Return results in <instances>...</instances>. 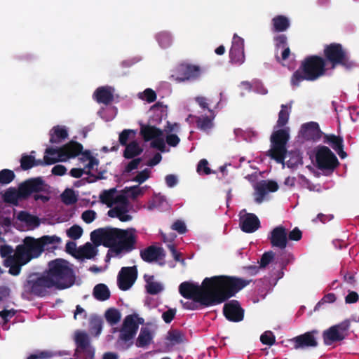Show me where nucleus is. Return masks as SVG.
<instances>
[{"mask_svg":"<svg viewBox=\"0 0 359 359\" xmlns=\"http://www.w3.org/2000/svg\"><path fill=\"white\" fill-rule=\"evenodd\" d=\"M252 282L236 276H215L205 278L202 285L184 281L179 286L180 294L186 299H195L205 302V298H231Z\"/></svg>","mask_w":359,"mask_h":359,"instance_id":"1","label":"nucleus"},{"mask_svg":"<svg viewBox=\"0 0 359 359\" xmlns=\"http://www.w3.org/2000/svg\"><path fill=\"white\" fill-rule=\"evenodd\" d=\"M136 230L133 228L121 229L114 227L99 228L90 233V239L95 245L109 248L116 255L130 252L135 248Z\"/></svg>","mask_w":359,"mask_h":359,"instance_id":"2","label":"nucleus"},{"mask_svg":"<svg viewBox=\"0 0 359 359\" xmlns=\"http://www.w3.org/2000/svg\"><path fill=\"white\" fill-rule=\"evenodd\" d=\"M326 60L318 55H308L301 61L299 68L292 74L290 83L298 87L303 81H314L325 75Z\"/></svg>","mask_w":359,"mask_h":359,"instance_id":"3","label":"nucleus"},{"mask_svg":"<svg viewBox=\"0 0 359 359\" xmlns=\"http://www.w3.org/2000/svg\"><path fill=\"white\" fill-rule=\"evenodd\" d=\"M58 290H62L72 287L76 280L72 264L67 260L56 258L48 262L44 271Z\"/></svg>","mask_w":359,"mask_h":359,"instance_id":"4","label":"nucleus"},{"mask_svg":"<svg viewBox=\"0 0 359 359\" xmlns=\"http://www.w3.org/2000/svg\"><path fill=\"white\" fill-rule=\"evenodd\" d=\"M57 290L54 281L48 278L45 271L34 272L29 274L24 281L22 296L42 298L50 296Z\"/></svg>","mask_w":359,"mask_h":359,"instance_id":"5","label":"nucleus"},{"mask_svg":"<svg viewBox=\"0 0 359 359\" xmlns=\"http://www.w3.org/2000/svg\"><path fill=\"white\" fill-rule=\"evenodd\" d=\"M323 56L326 60V65H330L331 69L341 66L349 70L356 66L355 62L351 59L341 43H332L325 45L323 49Z\"/></svg>","mask_w":359,"mask_h":359,"instance_id":"6","label":"nucleus"},{"mask_svg":"<svg viewBox=\"0 0 359 359\" xmlns=\"http://www.w3.org/2000/svg\"><path fill=\"white\" fill-rule=\"evenodd\" d=\"M83 149V145L76 141H70L58 148L48 147L45 150L46 163L55 164L59 161H65L79 156Z\"/></svg>","mask_w":359,"mask_h":359,"instance_id":"7","label":"nucleus"},{"mask_svg":"<svg viewBox=\"0 0 359 359\" xmlns=\"http://www.w3.org/2000/svg\"><path fill=\"white\" fill-rule=\"evenodd\" d=\"M290 139L289 132L286 129L274 131L271 135V149L267 155L278 163L284 164L287 152V143Z\"/></svg>","mask_w":359,"mask_h":359,"instance_id":"8","label":"nucleus"},{"mask_svg":"<svg viewBox=\"0 0 359 359\" xmlns=\"http://www.w3.org/2000/svg\"><path fill=\"white\" fill-rule=\"evenodd\" d=\"M15 251L17 259L22 264H27L43 252L37 239L29 236L23 240L22 244L17 245Z\"/></svg>","mask_w":359,"mask_h":359,"instance_id":"9","label":"nucleus"},{"mask_svg":"<svg viewBox=\"0 0 359 359\" xmlns=\"http://www.w3.org/2000/svg\"><path fill=\"white\" fill-rule=\"evenodd\" d=\"M350 327L351 321L346 319L324 330L322 334L324 344L331 346L345 339L348 335Z\"/></svg>","mask_w":359,"mask_h":359,"instance_id":"10","label":"nucleus"},{"mask_svg":"<svg viewBox=\"0 0 359 359\" xmlns=\"http://www.w3.org/2000/svg\"><path fill=\"white\" fill-rule=\"evenodd\" d=\"M317 168L323 171L332 172L339 162L335 154L326 146H318L316 151Z\"/></svg>","mask_w":359,"mask_h":359,"instance_id":"11","label":"nucleus"},{"mask_svg":"<svg viewBox=\"0 0 359 359\" xmlns=\"http://www.w3.org/2000/svg\"><path fill=\"white\" fill-rule=\"evenodd\" d=\"M318 330H312L289 339V342L296 350L316 348L318 346Z\"/></svg>","mask_w":359,"mask_h":359,"instance_id":"12","label":"nucleus"},{"mask_svg":"<svg viewBox=\"0 0 359 359\" xmlns=\"http://www.w3.org/2000/svg\"><path fill=\"white\" fill-rule=\"evenodd\" d=\"M76 352L83 353V359H94L95 349L90 344L89 335L83 331H76L74 335Z\"/></svg>","mask_w":359,"mask_h":359,"instance_id":"13","label":"nucleus"},{"mask_svg":"<svg viewBox=\"0 0 359 359\" xmlns=\"http://www.w3.org/2000/svg\"><path fill=\"white\" fill-rule=\"evenodd\" d=\"M142 323L143 319L138 318L137 314L127 316L120 330V339L124 341L133 339L138 330V324Z\"/></svg>","mask_w":359,"mask_h":359,"instance_id":"14","label":"nucleus"},{"mask_svg":"<svg viewBox=\"0 0 359 359\" xmlns=\"http://www.w3.org/2000/svg\"><path fill=\"white\" fill-rule=\"evenodd\" d=\"M201 72V68L198 65L181 64L176 69V74L172 75L170 78L177 82L193 81L199 78Z\"/></svg>","mask_w":359,"mask_h":359,"instance_id":"15","label":"nucleus"},{"mask_svg":"<svg viewBox=\"0 0 359 359\" xmlns=\"http://www.w3.org/2000/svg\"><path fill=\"white\" fill-rule=\"evenodd\" d=\"M137 278V269L135 266L122 267L118 272L117 283L120 290L126 291L135 283Z\"/></svg>","mask_w":359,"mask_h":359,"instance_id":"16","label":"nucleus"},{"mask_svg":"<svg viewBox=\"0 0 359 359\" xmlns=\"http://www.w3.org/2000/svg\"><path fill=\"white\" fill-rule=\"evenodd\" d=\"M20 187L23 194V199H27L32 194L45 191L47 185L41 177H38L24 181L20 184Z\"/></svg>","mask_w":359,"mask_h":359,"instance_id":"17","label":"nucleus"},{"mask_svg":"<svg viewBox=\"0 0 359 359\" xmlns=\"http://www.w3.org/2000/svg\"><path fill=\"white\" fill-rule=\"evenodd\" d=\"M269 240L273 248L285 250L288 243L287 229L282 225L276 226L270 232Z\"/></svg>","mask_w":359,"mask_h":359,"instance_id":"18","label":"nucleus"},{"mask_svg":"<svg viewBox=\"0 0 359 359\" xmlns=\"http://www.w3.org/2000/svg\"><path fill=\"white\" fill-rule=\"evenodd\" d=\"M223 313L231 322H240L244 318V309L237 300H231L224 305Z\"/></svg>","mask_w":359,"mask_h":359,"instance_id":"19","label":"nucleus"},{"mask_svg":"<svg viewBox=\"0 0 359 359\" xmlns=\"http://www.w3.org/2000/svg\"><path fill=\"white\" fill-rule=\"evenodd\" d=\"M229 298H224L219 297V296H215L214 298H205V302H203L202 301H196L195 299H191V302H184L182 300L180 301V303L182 305L183 309L187 310H198L202 308V306L208 307L210 306H214L220 304Z\"/></svg>","mask_w":359,"mask_h":359,"instance_id":"20","label":"nucleus"},{"mask_svg":"<svg viewBox=\"0 0 359 359\" xmlns=\"http://www.w3.org/2000/svg\"><path fill=\"white\" fill-rule=\"evenodd\" d=\"M241 230L245 233H253L260 227L259 218L253 213H246L241 218Z\"/></svg>","mask_w":359,"mask_h":359,"instance_id":"21","label":"nucleus"},{"mask_svg":"<svg viewBox=\"0 0 359 359\" xmlns=\"http://www.w3.org/2000/svg\"><path fill=\"white\" fill-rule=\"evenodd\" d=\"M164 256L163 249L154 245L149 246L140 251L141 258L148 263L157 261Z\"/></svg>","mask_w":359,"mask_h":359,"instance_id":"22","label":"nucleus"},{"mask_svg":"<svg viewBox=\"0 0 359 359\" xmlns=\"http://www.w3.org/2000/svg\"><path fill=\"white\" fill-rule=\"evenodd\" d=\"M278 189V184L273 180L262 181L256 187V191L259 197L256 198L257 203H261L263 198L269 192H274Z\"/></svg>","mask_w":359,"mask_h":359,"instance_id":"23","label":"nucleus"},{"mask_svg":"<svg viewBox=\"0 0 359 359\" xmlns=\"http://www.w3.org/2000/svg\"><path fill=\"white\" fill-rule=\"evenodd\" d=\"M140 134L145 142H149L163 136V130L154 126L141 124Z\"/></svg>","mask_w":359,"mask_h":359,"instance_id":"24","label":"nucleus"},{"mask_svg":"<svg viewBox=\"0 0 359 359\" xmlns=\"http://www.w3.org/2000/svg\"><path fill=\"white\" fill-rule=\"evenodd\" d=\"M2 198L5 203L18 206L19 204V200L23 199V194L20 189V187H18V190L15 187H10L7 189L3 194Z\"/></svg>","mask_w":359,"mask_h":359,"instance_id":"25","label":"nucleus"},{"mask_svg":"<svg viewBox=\"0 0 359 359\" xmlns=\"http://www.w3.org/2000/svg\"><path fill=\"white\" fill-rule=\"evenodd\" d=\"M271 26L273 32H284L290 27V21L287 16L278 15L272 18Z\"/></svg>","mask_w":359,"mask_h":359,"instance_id":"26","label":"nucleus"},{"mask_svg":"<svg viewBox=\"0 0 359 359\" xmlns=\"http://www.w3.org/2000/svg\"><path fill=\"white\" fill-rule=\"evenodd\" d=\"M36 239L39 241V244L41 246L42 252L46 250H55L61 243V238L56 235L43 236L42 237Z\"/></svg>","mask_w":359,"mask_h":359,"instance_id":"27","label":"nucleus"},{"mask_svg":"<svg viewBox=\"0 0 359 359\" xmlns=\"http://www.w3.org/2000/svg\"><path fill=\"white\" fill-rule=\"evenodd\" d=\"M94 97L98 103L106 105L111 104L114 100V95L108 87H99L94 93Z\"/></svg>","mask_w":359,"mask_h":359,"instance_id":"28","label":"nucleus"},{"mask_svg":"<svg viewBox=\"0 0 359 359\" xmlns=\"http://www.w3.org/2000/svg\"><path fill=\"white\" fill-rule=\"evenodd\" d=\"M50 142L51 144H59L68 137V132L64 126H54L49 132Z\"/></svg>","mask_w":359,"mask_h":359,"instance_id":"29","label":"nucleus"},{"mask_svg":"<svg viewBox=\"0 0 359 359\" xmlns=\"http://www.w3.org/2000/svg\"><path fill=\"white\" fill-rule=\"evenodd\" d=\"M97 254V250L93 245L89 242L79 248L76 251V257L92 259Z\"/></svg>","mask_w":359,"mask_h":359,"instance_id":"30","label":"nucleus"},{"mask_svg":"<svg viewBox=\"0 0 359 359\" xmlns=\"http://www.w3.org/2000/svg\"><path fill=\"white\" fill-rule=\"evenodd\" d=\"M127 207L125 206H116L112 209H110L107 215L110 217H117L121 222H128L131 220L132 216L128 215Z\"/></svg>","mask_w":359,"mask_h":359,"instance_id":"31","label":"nucleus"},{"mask_svg":"<svg viewBox=\"0 0 359 359\" xmlns=\"http://www.w3.org/2000/svg\"><path fill=\"white\" fill-rule=\"evenodd\" d=\"M93 297L98 301L104 302L109 299L111 292L104 283H99L93 288Z\"/></svg>","mask_w":359,"mask_h":359,"instance_id":"32","label":"nucleus"},{"mask_svg":"<svg viewBox=\"0 0 359 359\" xmlns=\"http://www.w3.org/2000/svg\"><path fill=\"white\" fill-rule=\"evenodd\" d=\"M152 339L153 336L149 329L142 327L135 344L137 347H146L151 344Z\"/></svg>","mask_w":359,"mask_h":359,"instance_id":"33","label":"nucleus"},{"mask_svg":"<svg viewBox=\"0 0 359 359\" xmlns=\"http://www.w3.org/2000/svg\"><path fill=\"white\" fill-rule=\"evenodd\" d=\"M125 146L126 149L123 152V156L127 159L133 158L140 155L143 151V149L140 147L137 141H132Z\"/></svg>","mask_w":359,"mask_h":359,"instance_id":"34","label":"nucleus"},{"mask_svg":"<svg viewBox=\"0 0 359 359\" xmlns=\"http://www.w3.org/2000/svg\"><path fill=\"white\" fill-rule=\"evenodd\" d=\"M144 277L147 283L146 290L147 293L149 294H157L163 290V287L161 283L154 281L153 276L144 275Z\"/></svg>","mask_w":359,"mask_h":359,"instance_id":"35","label":"nucleus"},{"mask_svg":"<svg viewBox=\"0 0 359 359\" xmlns=\"http://www.w3.org/2000/svg\"><path fill=\"white\" fill-rule=\"evenodd\" d=\"M196 127L198 129L205 132L209 133V131L213 128V119L214 116L212 118L210 116H195Z\"/></svg>","mask_w":359,"mask_h":359,"instance_id":"36","label":"nucleus"},{"mask_svg":"<svg viewBox=\"0 0 359 359\" xmlns=\"http://www.w3.org/2000/svg\"><path fill=\"white\" fill-rule=\"evenodd\" d=\"M17 218L18 220L25 222L29 226L34 227L39 226L40 224L39 219L36 216L32 215L26 211L19 212Z\"/></svg>","mask_w":359,"mask_h":359,"instance_id":"37","label":"nucleus"},{"mask_svg":"<svg viewBox=\"0 0 359 359\" xmlns=\"http://www.w3.org/2000/svg\"><path fill=\"white\" fill-rule=\"evenodd\" d=\"M324 142L328 144L334 151L344 147V140L340 136L334 134H325L324 135Z\"/></svg>","mask_w":359,"mask_h":359,"instance_id":"38","label":"nucleus"},{"mask_svg":"<svg viewBox=\"0 0 359 359\" xmlns=\"http://www.w3.org/2000/svg\"><path fill=\"white\" fill-rule=\"evenodd\" d=\"M117 192L116 188H111L108 190H104L100 195V201L102 203L106 204L108 207H111L114 204V198Z\"/></svg>","mask_w":359,"mask_h":359,"instance_id":"39","label":"nucleus"},{"mask_svg":"<svg viewBox=\"0 0 359 359\" xmlns=\"http://www.w3.org/2000/svg\"><path fill=\"white\" fill-rule=\"evenodd\" d=\"M302 130L305 133H308V135L312 138H319L320 137V133H322L318 123L316 122L304 123L302 126Z\"/></svg>","mask_w":359,"mask_h":359,"instance_id":"40","label":"nucleus"},{"mask_svg":"<svg viewBox=\"0 0 359 359\" xmlns=\"http://www.w3.org/2000/svg\"><path fill=\"white\" fill-rule=\"evenodd\" d=\"M121 313L114 308H110L105 312V318L110 325H114L118 323L121 320Z\"/></svg>","mask_w":359,"mask_h":359,"instance_id":"41","label":"nucleus"},{"mask_svg":"<svg viewBox=\"0 0 359 359\" xmlns=\"http://www.w3.org/2000/svg\"><path fill=\"white\" fill-rule=\"evenodd\" d=\"M62 201L65 205H73L76 203L77 197L72 189H66L61 194Z\"/></svg>","mask_w":359,"mask_h":359,"instance_id":"42","label":"nucleus"},{"mask_svg":"<svg viewBox=\"0 0 359 359\" xmlns=\"http://www.w3.org/2000/svg\"><path fill=\"white\" fill-rule=\"evenodd\" d=\"M290 112L285 104L281 105V109L278 113V118L277 121V127L282 128L285 126L289 120Z\"/></svg>","mask_w":359,"mask_h":359,"instance_id":"43","label":"nucleus"},{"mask_svg":"<svg viewBox=\"0 0 359 359\" xmlns=\"http://www.w3.org/2000/svg\"><path fill=\"white\" fill-rule=\"evenodd\" d=\"M156 39L159 45L163 48L169 47L172 43L171 36L168 32H166L158 33L156 35Z\"/></svg>","mask_w":359,"mask_h":359,"instance_id":"44","label":"nucleus"},{"mask_svg":"<svg viewBox=\"0 0 359 359\" xmlns=\"http://www.w3.org/2000/svg\"><path fill=\"white\" fill-rule=\"evenodd\" d=\"M166 339L172 344H179L183 341V334L177 330H170L168 332Z\"/></svg>","mask_w":359,"mask_h":359,"instance_id":"45","label":"nucleus"},{"mask_svg":"<svg viewBox=\"0 0 359 359\" xmlns=\"http://www.w3.org/2000/svg\"><path fill=\"white\" fill-rule=\"evenodd\" d=\"M15 175L13 170L9 169H3L0 171V184H8L15 178Z\"/></svg>","mask_w":359,"mask_h":359,"instance_id":"46","label":"nucleus"},{"mask_svg":"<svg viewBox=\"0 0 359 359\" xmlns=\"http://www.w3.org/2000/svg\"><path fill=\"white\" fill-rule=\"evenodd\" d=\"M83 234V229L76 224L72 226L67 231V235L73 240H77L81 237Z\"/></svg>","mask_w":359,"mask_h":359,"instance_id":"47","label":"nucleus"},{"mask_svg":"<svg viewBox=\"0 0 359 359\" xmlns=\"http://www.w3.org/2000/svg\"><path fill=\"white\" fill-rule=\"evenodd\" d=\"M126 193L129 194V196L132 199H136L138 196L144 194V188L140 187L138 185L132 186L125 188Z\"/></svg>","mask_w":359,"mask_h":359,"instance_id":"48","label":"nucleus"},{"mask_svg":"<svg viewBox=\"0 0 359 359\" xmlns=\"http://www.w3.org/2000/svg\"><path fill=\"white\" fill-rule=\"evenodd\" d=\"M34 156L32 155L24 154L20 159V166L23 170H27L33 168Z\"/></svg>","mask_w":359,"mask_h":359,"instance_id":"49","label":"nucleus"},{"mask_svg":"<svg viewBox=\"0 0 359 359\" xmlns=\"http://www.w3.org/2000/svg\"><path fill=\"white\" fill-rule=\"evenodd\" d=\"M230 59L231 61L237 65H241L245 60L244 50H235L230 51Z\"/></svg>","mask_w":359,"mask_h":359,"instance_id":"50","label":"nucleus"},{"mask_svg":"<svg viewBox=\"0 0 359 359\" xmlns=\"http://www.w3.org/2000/svg\"><path fill=\"white\" fill-rule=\"evenodd\" d=\"M260 341L263 344L272 346L276 343V337L271 331H266L261 335Z\"/></svg>","mask_w":359,"mask_h":359,"instance_id":"51","label":"nucleus"},{"mask_svg":"<svg viewBox=\"0 0 359 359\" xmlns=\"http://www.w3.org/2000/svg\"><path fill=\"white\" fill-rule=\"evenodd\" d=\"M275 255V253L271 250L265 252L260 259V267L265 268L267 265H269L274 259Z\"/></svg>","mask_w":359,"mask_h":359,"instance_id":"52","label":"nucleus"},{"mask_svg":"<svg viewBox=\"0 0 359 359\" xmlns=\"http://www.w3.org/2000/svg\"><path fill=\"white\" fill-rule=\"evenodd\" d=\"M244 50V40L237 34H234L230 51Z\"/></svg>","mask_w":359,"mask_h":359,"instance_id":"53","label":"nucleus"},{"mask_svg":"<svg viewBox=\"0 0 359 359\" xmlns=\"http://www.w3.org/2000/svg\"><path fill=\"white\" fill-rule=\"evenodd\" d=\"M151 171L148 168L139 172L137 175L132 180L133 182H138L140 184L144 182L150 177Z\"/></svg>","mask_w":359,"mask_h":359,"instance_id":"54","label":"nucleus"},{"mask_svg":"<svg viewBox=\"0 0 359 359\" xmlns=\"http://www.w3.org/2000/svg\"><path fill=\"white\" fill-rule=\"evenodd\" d=\"M130 134L135 135V131L130 129H125L120 133L118 141L122 146L128 144Z\"/></svg>","mask_w":359,"mask_h":359,"instance_id":"55","label":"nucleus"},{"mask_svg":"<svg viewBox=\"0 0 359 359\" xmlns=\"http://www.w3.org/2000/svg\"><path fill=\"white\" fill-rule=\"evenodd\" d=\"M337 297L336 295L334 293H328L321 299L320 302L317 303V304L315 306L314 310H318L320 306L325 303H333L336 301Z\"/></svg>","mask_w":359,"mask_h":359,"instance_id":"56","label":"nucleus"},{"mask_svg":"<svg viewBox=\"0 0 359 359\" xmlns=\"http://www.w3.org/2000/svg\"><path fill=\"white\" fill-rule=\"evenodd\" d=\"M197 172L201 174V172L205 175H210L212 172L208 167V162L206 159H201L197 165Z\"/></svg>","mask_w":359,"mask_h":359,"instance_id":"57","label":"nucleus"},{"mask_svg":"<svg viewBox=\"0 0 359 359\" xmlns=\"http://www.w3.org/2000/svg\"><path fill=\"white\" fill-rule=\"evenodd\" d=\"M142 100L149 103L154 102L156 100V94L151 88H147L143 92V96L140 97Z\"/></svg>","mask_w":359,"mask_h":359,"instance_id":"58","label":"nucleus"},{"mask_svg":"<svg viewBox=\"0 0 359 359\" xmlns=\"http://www.w3.org/2000/svg\"><path fill=\"white\" fill-rule=\"evenodd\" d=\"M151 147L163 152L165 151V144L163 136H160L152 140Z\"/></svg>","mask_w":359,"mask_h":359,"instance_id":"59","label":"nucleus"},{"mask_svg":"<svg viewBox=\"0 0 359 359\" xmlns=\"http://www.w3.org/2000/svg\"><path fill=\"white\" fill-rule=\"evenodd\" d=\"M302 238V231L298 228L295 227L291 231L287 233V241H299Z\"/></svg>","mask_w":359,"mask_h":359,"instance_id":"60","label":"nucleus"},{"mask_svg":"<svg viewBox=\"0 0 359 359\" xmlns=\"http://www.w3.org/2000/svg\"><path fill=\"white\" fill-rule=\"evenodd\" d=\"M81 218L86 223L90 224L96 218V212L92 210H86L82 213Z\"/></svg>","mask_w":359,"mask_h":359,"instance_id":"61","label":"nucleus"},{"mask_svg":"<svg viewBox=\"0 0 359 359\" xmlns=\"http://www.w3.org/2000/svg\"><path fill=\"white\" fill-rule=\"evenodd\" d=\"M287 36L285 34H278L274 37V41L276 48H283L287 47Z\"/></svg>","mask_w":359,"mask_h":359,"instance_id":"62","label":"nucleus"},{"mask_svg":"<svg viewBox=\"0 0 359 359\" xmlns=\"http://www.w3.org/2000/svg\"><path fill=\"white\" fill-rule=\"evenodd\" d=\"M176 314L175 309H169L162 314V318L166 323H170L174 319Z\"/></svg>","mask_w":359,"mask_h":359,"instance_id":"63","label":"nucleus"},{"mask_svg":"<svg viewBox=\"0 0 359 359\" xmlns=\"http://www.w3.org/2000/svg\"><path fill=\"white\" fill-rule=\"evenodd\" d=\"M171 228L180 234L184 233L187 231V226L184 222L181 220H177L175 222Z\"/></svg>","mask_w":359,"mask_h":359,"instance_id":"64","label":"nucleus"}]
</instances>
